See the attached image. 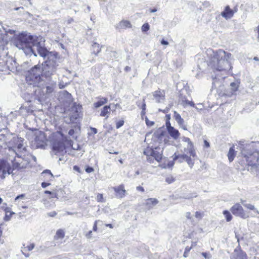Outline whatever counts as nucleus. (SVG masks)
<instances>
[{
  "label": "nucleus",
  "instance_id": "nucleus-61",
  "mask_svg": "<svg viewBox=\"0 0 259 259\" xmlns=\"http://www.w3.org/2000/svg\"><path fill=\"white\" fill-rule=\"evenodd\" d=\"M189 105L195 107V104L192 101H190V102H189Z\"/></svg>",
  "mask_w": 259,
  "mask_h": 259
},
{
  "label": "nucleus",
  "instance_id": "nucleus-25",
  "mask_svg": "<svg viewBox=\"0 0 259 259\" xmlns=\"http://www.w3.org/2000/svg\"><path fill=\"white\" fill-rule=\"evenodd\" d=\"M131 27L132 25L130 22L127 20L121 21L118 25V27L121 29L131 28Z\"/></svg>",
  "mask_w": 259,
  "mask_h": 259
},
{
  "label": "nucleus",
  "instance_id": "nucleus-4",
  "mask_svg": "<svg viewBox=\"0 0 259 259\" xmlns=\"http://www.w3.org/2000/svg\"><path fill=\"white\" fill-rule=\"evenodd\" d=\"M18 159H16V157L12 155V158H9V161H11L13 169H21L27 168L29 166L30 161L32 158H35L32 155L28 154L23 156L21 157H18Z\"/></svg>",
  "mask_w": 259,
  "mask_h": 259
},
{
  "label": "nucleus",
  "instance_id": "nucleus-47",
  "mask_svg": "<svg viewBox=\"0 0 259 259\" xmlns=\"http://www.w3.org/2000/svg\"><path fill=\"white\" fill-rule=\"evenodd\" d=\"M43 173L44 174H48L49 175H50L52 178L53 177V176L50 170H46L43 172Z\"/></svg>",
  "mask_w": 259,
  "mask_h": 259
},
{
  "label": "nucleus",
  "instance_id": "nucleus-35",
  "mask_svg": "<svg viewBox=\"0 0 259 259\" xmlns=\"http://www.w3.org/2000/svg\"><path fill=\"white\" fill-rule=\"evenodd\" d=\"M150 28L149 25L148 23H145L142 26V30L143 32L148 31Z\"/></svg>",
  "mask_w": 259,
  "mask_h": 259
},
{
  "label": "nucleus",
  "instance_id": "nucleus-38",
  "mask_svg": "<svg viewBox=\"0 0 259 259\" xmlns=\"http://www.w3.org/2000/svg\"><path fill=\"white\" fill-rule=\"evenodd\" d=\"M145 122L147 125L149 126H152L154 124V122L153 121H150L147 117H146L145 118Z\"/></svg>",
  "mask_w": 259,
  "mask_h": 259
},
{
  "label": "nucleus",
  "instance_id": "nucleus-15",
  "mask_svg": "<svg viewBox=\"0 0 259 259\" xmlns=\"http://www.w3.org/2000/svg\"><path fill=\"white\" fill-rule=\"evenodd\" d=\"M153 95L154 99L157 103H162L164 100L165 92L164 91H156L153 93Z\"/></svg>",
  "mask_w": 259,
  "mask_h": 259
},
{
  "label": "nucleus",
  "instance_id": "nucleus-34",
  "mask_svg": "<svg viewBox=\"0 0 259 259\" xmlns=\"http://www.w3.org/2000/svg\"><path fill=\"white\" fill-rule=\"evenodd\" d=\"M175 181V179L171 176H168L166 178L165 181L168 184H171Z\"/></svg>",
  "mask_w": 259,
  "mask_h": 259
},
{
  "label": "nucleus",
  "instance_id": "nucleus-27",
  "mask_svg": "<svg viewBox=\"0 0 259 259\" xmlns=\"http://www.w3.org/2000/svg\"><path fill=\"white\" fill-rule=\"evenodd\" d=\"M191 155L190 156H188V155H187L186 159H185V161L187 162V163L188 164V165L191 168H192L193 167V166L194 165V160H193L192 159V158H191Z\"/></svg>",
  "mask_w": 259,
  "mask_h": 259
},
{
  "label": "nucleus",
  "instance_id": "nucleus-23",
  "mask_svg": "<svg viewBox=\"0 0 259 259\" xmlns=\"http://www.w3.org/2000/svg\"><path fill=\"white\" fill-rule=\"evenodd\" d=\"M111 111L110 105L105 106L101 111L100 116L102 117H106V119L109 117V114Z\"/></svg>",
  "mask_w": 259,
  "mask_h": 259
},
{
  "label": "nucleus",
  "instance_id": "nucleus-17",
  "mask_svg": "<svg viewBox=\"0 0 259 259\" xmlns=\"http://www.w3.org/2000/svg\"><path fill=\"white\" fill-rule=\"evenodd\" d=\"M159 202V201L155 198H148L145 200L144 205L147 209H151L153 208Z\"/></svg>",
  "mask_w": 259,
  "mask_h": 259
},
{
  "label": "nucleus",
  "instance_id": "nucleus-3",
  "mask_svg": "<svg viewBox=\"0 0 259 259\" xmlns=\"http://www.w3.org/2000/svg\"><path fill=\"white\" fill-rule=\"evenodd\" d=\"M27 153L26 145L24 139L21 137H13L9 143L8 152V159L12 158V155L16 157H21Z\"/></svg>",
  "mask_w": 259,
  "mask_h": 259
},
{
  "label": "nucleus",
  "instance_id": "nucleus-59",
  "mask_svg": "<svg viewBox=\"0 0 259 259\" xmlns=\"http://www.w3.org/2000/svg\"><path fill=\"white\" fill-rule=\"evenodd\" d=\"M91 130H92V131H93V132L94 134H97V130L96 128L92 127L91 128Z\"/></svg>",
  "mask_w": 259,
  "mask_h": 259
},
{
  "label": "nucleus",
  "instance_id": "nucleus-58",
  "mask_svg": "<svg viewBox=\"0 0 259 259\" xmlns=\"http://www.w3.org/2000/svg\"><path fill=\"white\" fill-rule=\"evenodd\" d=\"M59 87L60 89H63V88H64L65 87V85H64L62 83L60 82L59 83Z\"/></svg>",
  "mask_w": 259,
  "mask_h": 259
},
{
  "label": "nucleus",
  "instance_id": "nucleus-13",
  "mask_svg": "<svg viewBox=\"0 0 259 259\" xmlns=\"http://www.w3.org/2000/svg\"><path fill=\"white\" fill-rule=\"evenodd\" d=\"M182 141L187 143V149H188L190 155L192 156L193 157L196 156V152L194 149L193 144L191 141L190 139L187 137H183L182 138Z\"/></svg>",
  "mask_w": 259,
  "mask_h": 259
},
{
  "label": "nucleus",
  "instance_id": "nucleus-52",
  "mask_svg": "<svg viewBox=\"0 0 259 259\" xmlns=\"http://www.w3.org/2000/svg\"><path fill=\"white\" fill-rule=\"evenodd\" d=\"M161 44L162 45H168V41H167L166 40H165L164 39L161 40Z\"/></svg>",
  "mask_w": 259,
  "mask_h": 259
},
{
  "label": "nucleus",
  "instance_id": "nucleus-60",
  "mask_svg": "<svg viewBox=\"0 0 259 259\" xmlns=\"http://www.w3.org/2000/svg\"><path fill=\"white\" fill-rule=\"evenodd\" d=\"M186 217L188 219H191V213L190 212H187L186 214Z\"/></svg>",
  "mask_w": 259,
  "mask_h": 259
},
{
  "label": "nucleus",
  "instance_id": "nucleus-30",
  "mask_svg": "<svg viewBox=\"0 0 259 259\" xmlns=\"http://www.w3.org/2000/svg\"><path fill=\"white\" fill-rule=\"evenodd\" d=\"M231 90L232 92L236 91L239 87V82H233L230 83Z\"/></svg>",
  "mask_w": 259,
  "mask_h": 259
},
{
  "label": "nucleus",
  "instance_id": "nucleus-21",
  "mask_svg": "<svg viewBox=\"0 0 259 259\" xmlns=\"http://www.w3.org/2000/svg\"><path fill=\"white\" fill-rule=\"evenodd\" d=\"M97 99L99 100L97 102L94 103V107L96 108L100 107V106L107 103L108 102V99L102 97H98Z\"/></svg>",
  "mask_w": 259,
  "mask_h": 259
},
{
  "label": "nucleus",
  "instance_id": "nucleus-8",
  "mask_svg": "<svg viewBox=\"0 0 259 259\" xmlns=\"http://www.w3.org/2000/svg\"><path fill=\"white\" fill-rule=\"evenodd\" d=\"M14 169L11 161L10 163L6 160H0V178L5 179L7 175H10Z\"/></svg>",
  "mask_w": 259,
  "mask_h": 259
},
{
  "label": "nucleus",
  "instance_id": "nucleus-53",
  "mask_svg": "<svg viewBox=\"0 0 259 259\" xmlns=\"http://www.w3.org/2000/svg\"><path fill=\"white\" fill-rule=\"evenodd\" d=\"M204 147H205L206 148L209 147V143L206 140H204Z\"/></svg>",
  "mask_w": 259,
  "mask_h": 259
},
{
  "label": "nucleus",
  "instance_id": "nucleus-11",
  "mask_svg": "<svg viewBox=\"0 0 259 259\" xmlns=\"http://www.w3.org/2000/svg\"><path fill=\"white\" fill-rule=\"evenodd\" d=\"M232 213L236 216L240 217L243 219H246L248 217V215L246 213L239 203L235 204L231 208Z\"/></svg>",
  "mask_w": 259,
  "mask_h": 259
},
{
  "label": "nucleus",
  "instance_id": "nucleus-29",
  "mask_svg": "<svg viewBox=\"0 0 259 259\" xmlns=\"http://www.w3.org/2000/svg\"><path fill=\"white\" fill-rule=\"evenodd\" d=\"M223 213L225 215L226 221L227 222H230L232 220V216L229 211L224 210Z\"/></svg>",
  "mask_w": 259,
  "mask_h": 259
},
{
  "label": "nucleus",
  "instance_id": "nucleus-5",
  "mask_svg": "<svg viewBox=\"0 0 259 259\" xmlns=\"http://www.w3.org/2000/svg\"><path fill=\"white\" fill-rule=\"evenodd\" d=\"M162 151V148L159 146L155 147L154 148L148 147L144 150V154L147 156V161L150 163H153L154 159L158 162L161 160Z\"/></svg>",
  "mask_w": 259,
  "mask_h": 259
},
{
  "label": "nucleus",
  "instance_id": "nucleus-54",
  "mask_svg": "<svg viewBox=\"0 0 259 259\" xmlns=\"http://www.w3.org/2000/svg\"><path fill=\"white\" fill-rule=\"evenodd\" d=\"M137 190H138V191H142V192H144V189L142 187H141V186H138V187H137Z\"/></svg>",
  "mask_w": 259,
  "mask_h": 259
},
{
  "label": "nucleus",
  "instance_id": "nucleus-26",
  "mask_svg": "<svg viewBox=\"0 0 259 259\" xmlns=\"http://www.w3.org/2000/svg\"><path fill=\"white\" fill-rule=\"evenodd\" d=\"M65 236L64 231L62 229L57 231L56 235L54 237L55 239H63Z\"/></svg>",
  "mask_w": 259,
  "mask_h": 259
},
{
  "label": "nucleus",
  "instance_id": "nucleus-12",
  "mask_svg": "<svg viewBox=\"0 0 259 259\" xmlns=\"http://www.w3.org/2000/svg\"><path fill=\"white\" fill-rule=\"evenodd\" d=\"M55 87L56 83L55 82L47 84L45 87L42 88V96H46V97L49 96L53 92Z\"/></svg>",
  "mask_w": 259,
  "mask_h": 259
},
{
  "label": "nucleus",
  "instance_id": "nucleus-24",
  "mask_svg": "<svg viewBox=\"0 0 259 259\" xmlns=\"http://www.w3.org/2000/svg\"><path fill=\"white\" fill-rule=\"evenodd\" d=\"M234 148V146L231 147L228 153V157L230 162H232L234 160L236 154V152Z\"/></svg>",
  "mask_w": 259,
  "mask_h": 259
},
{
  "label": "nucleus",
  "instance_id": "nucleus-41",
  "mask_svg": "<svg viewBox=\"0 0 259 259\" xmlns=\"http://www.w3.org/2000/svg\"><path fill=\"white\" fill-rule=\"evenodd\" d=\"M85 237L88 239H91L92 237V231H90L89 232L86 233Z\"/></svg>",
  "mask_w": 259,
  "mask_h": 259
},
{
  "label": "nucleus",
  "instance_id": "nucleus-57",
  "mask_svg": "<svg viewBox=\"0 0 259 259\" xmlns=\"http://www.w3.org/2000/svg\"><path fill=\"white\" fill-rule=\"evenodd\" d=\"M197 245V242L196 241H192L191 243V246L190 247H192V248L195 246Z\"/></svg>",
  "mask_w": 259,
  "mask_h": 259
},
{
  "label": "nucleus",
  "instance_id": "nucleus-39",
  "mask_svg": "<svg viewBox=\"0 0 259 259\" xmlns=\"http://www.w3.org/2000/svg\"><path fill=\"white\" fill-rule=\"evenodd\" d=\"M201 254L205 257L206 259H209L211 257V255L209 253L207 252H202Z\"/></svg>",
  "mask_w": 259,
  "mask_h": 259
},
{
  "label": "nucleus",
  "instance_id": "nucleus-33",
  "mask_svg": "<svg viewBox=\"0 0 259 259\" xmlns=\"http://www.w3.org/2000/svg\"><path fill=\"white\" fill-rule=\"evenodd\" d=\"M191 249H192V247H189V246L186 247L184 253L183 254V256L184 257H187L188 256L189 252Z\"/></svg>",
  "mask_w": 259,
  "mask_h": 259
},
{
  "label": "nucleus",
  "instance_id": "nucleus-2",
  "mask_svg": "<svg viewBox=\"0 0 259 259\" xmlns=\"http://www.w3.org/2000/svg\"><path fill=\"white\" fill-rule=\"evenodd\" d=\"M207 56V62L208 66L213 70L214 72H220L217 76L212 75V88H217V84L220 81V78H225L223 76L226 75L227 72L232 69V62L233 57L230 53L220 49L214 51L212 49H207L206 51Z\"/></svg>",
  "mask_w": 259,
  "mask_h": 259
},
{
  "label": "nucleus",
  "instance_id": "nucleus-28",
  "mask_svg": "<svg viewBox=\"0 0 259 259\" xmlns=\"http://www.w3.org/2000/svg\"><path fill=\"white\" fill-rule=\"evenodd\" d=\"M241 202L242 204L243 205L244 207L246 208L250 209V210H254L257 213H258V211L255 209V207L254 205L251 204H247V203H244V201L241 200Z\"/></svg>",
  "mask_w": 259,
  "mask_h": 259
},
{
  "label": "nucleus",
  "instance_id": "nucleus-1",
  "mask_svg": "<svg viewBox=\"0 0 259 259\" xmlns=\"http://www.w3.org/2000/svg\"><path fill=\"white\" fill-rule=\"evenodd\" d=\"M16 46L23 50L26 55L33 54L36 56V52L42 57H48V60L41 64L35 65L26 76V80L29 84L41 88L42 80L40 75L46 78H50L54 75L59 64L57 63L58 53L49 52L44 47V44L35 40L34 37L26 33L20 34L16 39Z\"/></svg>",
  "mask_w": 259,
  "mask_h": 259
},
{
  "label": "nucleus",
  "instance_id": "nucleus-42",
  "mask_svg": "<svg viewBox=\"0 0 259 259\" xmlns=\"http://www.w3.org/2000/svg\"><path fill=\"white\" fill-rule=\"evenodd\" d=\"M10 208H8V207H7L6 209H5V211H6V218H7L8 217V213H10V215H12V214H13L14 213L13 212H11L10 210Z\"/></svg>",
  "mask_w": 259,
  "mask_h": 259
},
{
  "label": "nucleus",
  "instance_id": "nucleus-6",
  "mask_svg": "<svg viewBox=\"0 0 259 259\" xmlns=\"http://www.w3.org/2000/svg\"><path fill=\"white\" fill-rule=\"evenodd\" d=\"M53 137L55 138L53 142V150L55 152V154L58 153L63 152L65 149L64 144V137L60 132H57L54 134Z\"/></svg>",
  "mask_w": 259,
  "mask_h": 259
},
{
  "label": "nucleus",
  "instance_id": "nucleus-31",
  "mask_svg": "<svg viewBox=\"0 0 259 259\" xmlns=\"http://www.w3.org/2000/svg\"><path fill=\"white\" fill-rule=\"evenodd\" d=\"M232 259H247V256L245 253H241L240 254H238L236 255L234 258Z\"/></svg>",
  "mask_w": 259,
  "mask_h": 259
},
{
  "label": "nucleus",
  "instance_id": "nucleus-10",
  "mask_svg": "<svg viewBox=\"0 0 259 259\" xmlns=\"http://www.w3.org/2000/svg\"><path fill=\"white\" fill-rule=\"evenodd\" d=\"M35 142L37 148H42L45 147L47 141L45 134L41 131H37L35 134Z\"/></svg>",
  "mask_w": 259,
  "mask_h": 259
},
{
  "label": "nucleus",
  "instance_id": "nucleus-50",
  "mask_svg": "<svg viewBox=\"0 0 259 259\" xmlns=\"http://www.w3.org/2000/svg\"><path fill=\"white\" fill-rule=\"evenodd\" d=\"M195 217L196 218H201V214L200 212H199L198 211H196L195 212Z\"/></svg>",
  "mask_w": 259,
  "mask_h": 259
},
{
  "label": "nucleus",
  "instance_id": "nucleus-18",
  "mask_svg": "<svg viewBox=\"0 0 259 259\" xmlns=\"http://www.w3.org/2000/svg\"><path fill=\"white\" fill-rule=\"evenodd\" d=\"M113 189L116 193L117 197L122 198L124 197L126 191L123 185H120L117 187H113Z\"/></svg>",
  "mask_w": 259,
  "mask_h": 259
},
{
  "label": "nucleus",
  "instance_id": "nucleus-32",
  "mask_svg": "<svg viewBox=\"0 0 259 259\" xmlns=\"http://www.w3.org/2000/svg\"><path fill=\"white\" fill-rule=\"evenodd\" d=\"M34 248V244L31 243L29 245H27V246H24L23 248V250L24 251H31Z\"/></svg>",
  "mask_w": 259,
  "mask_h": 259
},
{
  "label": "nucleus",
  "instance_id": "nucleus-62",
  "mask_svg": "<svg viewBox=\"0 0 259 259\" xmlns=\"http://www.w3.org/2000/svg\"><path fill=\"white\" fill-rule=\"evenodd\" d=\"M256 30H257V33H258V35L257 36V39L258 41H259V26L257 27Z\"/></svg>",
  "mask_w": 259,
  "mask_h": 259
},
{
  "label": "nucleus",
  "instance_id": "nucleus-22",
  "mask_svg": "<svg viewBox=\"0 0 259 259\" xmlns=\"http://www.w3.org/2000/svg\"><path fill=\"white\" fill-rule=\"evenodd\" d=\"M187 154H177V153H175L173 157V160L176 161L177 160L179 163H182L184 161H185V159L186 157Z\"/></svg>",
  "mask_w": 259,
  "mask_h": 259
},
{
  "label": "nucleus",
  "instance_id": "nucleus-51",
  "mask_svg": "<svg viewBox=\"0 0 259 259\" xmlns=\"http://www.w3.org/2000/svg\"><path fill=\"white\" fill-rule=\"evenodd\" d=\"M57 213L55 211H52L48 213V215L50 217H54L56 215Z\"/></svg>",
  "mask_w": 259,
  "mask_h": 259
},
{
  "label": "nucleus",
  "instance_id": "nucleus-16",
  "mask_svg": "<svg viewBox=\"0 0 259 259\" xmlns=\"http://www.w3.org/2000/svg\"><path fill=\"white\" fill-rule=\"evenodd\" d=\"M152 140L158 143H161L163 140H165V136L162 131L159 130L154 133L152 136Z\"/></svg>",
  "mask_w": 259,
  "mask_h": 259
},
{
  "label": "nucleus",
  "instance_id": "nucleus-14",
  "mask_svg": "<svg viewBox=\"0 0 259 259\" xmlns=\"http://www.w3.org/2000/svg\"><path fill=\"white\" fill-rule=\"evenodd\" d=\"M236 11V9L234 11L231 10L230 7L227 6L225 7V10L221 12V15L227 20L231 18Z\"/></svg>",
  "mask_w": 259,
  "mask_h": 259
},
{
  "label": "nucleus",
  "instance_id": "nucleus-56",
  "mask_svg": "<svg viewBox=\"0 0 259 259\" xmlns=\"http://www.w3.org/2000/svg\"><path fill=\"white\" fill-rule=\"evenodd\" d=\"M189 102H190L189 100H186L183 101V105H189Z\"/></svg>",
  "mask_w": 259,
  "mask_h": 259
},
{
  "label": "nucleus",
  "instance_id": "nucleus-63",
  "mask_svg": "<svg viewBox=\"0 0 259 259\" xmlns=\"http://www.w3.org/2000/svg\"><path fill=\"white\" fill-rule=\"evenodd\" d=\"M73 169H74V170H76V171H79V167H78L77 166H76V165H75V166H73Z\"/></svg>",
  "mask_w": 259,
  "mask_h": 259
},
{
  "label": "nucleus",
  "instance_id": "nucleus-7",
  "mask_svg": "<svg viewBox=\"0 0 259 259\" xmlns=\"http://www.w3.org/2000/svg\"><path fill=\"white\" fill-rule=\"evenodd\" d=\"M251 145L244 148L241 150V153L246 158V161L253 163L254 161H258L259 159V151L251 150Z\"/></svg>",
  "mask_w": 259,
  "mask_h": 259
},
{
  "label": "nucleus",
  "instance_id": "nucleus-49",
  "mask_svg": "<svg viewBox=\"0 0 259 259\" xmlns=\"http://www.w3.org/2000/svg\"><path fill=\"white\" fill-rule=\"evenodd\" d=\"M74 134V131L73 129L70 130L68 132V134L71 136H73Z\"/></svg>",
  "mask_w": 259,
  "mask_h": 259
},
{
  "label": "nucleus",
  "instance_id": "nucleus-44",
  "mask_svg": "<svg viewBox=\"0 0 259 259\" xmlns=\"http://www.w3.org/2000/svg\"><path fill=\"white\" fill-rule=\"evenodd\" d=\"M24 197V194H21L20 195H18L17 196L15 199V201H17V200H19V199H23Z\"/></svg>",
  "mask_w": 259,
  "mask_h": 259
},
{
  "label": "nucleus",
  "instance_id": "nucleus-36",
  "mask_svg": "<svg viewBox=\"0 0 259 259\" xmlns=\"http://www.w3.org/2000/svg\"><path fill=\"white\" fill-rule=\"evenodd\" d=\"M124 122V121L123 120H120L117 121L116 123V127L117 128H120L123 125Z\"/></svg>",
  "mask_w": 259,
  "mask_h": 259
},
{
  "label": "nucleus",
  "instance_id": "nucleus-45",
  "mask_svg": "<svg viewBox=\"0 0 259 259\" xmlns=\"http://www.w3.org/2000/svg\"><path fill=\"white\" fill-rule=\"evenodd\" d=\"M166 126L167 131L169 130L170 127H173V126H171L169 120L166 121Z\"/></svg>",
  "mask_w": 259,
  "mask_h": 259
},
{
  "label": "nucleus",
  "instance_id": "nucleus-46",
  "mask_svg": "<svg viewBox=\"0 0 259 259\" xmlns=\"http://www.w3.org/2000/svg\"><path fill=\"white\" fill-rule=\"evenodd\" d=\"M50 185V183L43 182L41 183V187L44 188L47 187V186H49Z\"/></svg>",
  "mask_w": 259,
  "mask_h": 259
},
{
  "label": "nucleus",
  "instance_id": "nucleus-40",
  "mask_svg": "<svg viewBox=\"0 0 259 259\" xmlns=\"http://www.w3.org/2000/svg\"><path fill=\"white\" fill-rule=\"evenodd\" d=\"M100 222L99 220H97L95 222L93 230L94 231H97V224L98 222Z\"/></svg>",
  "mask_w": 259,
  "mask_h": 259
},
{
  "label": "nucleus",
  "instance_id": "nucleus-48",
  "mask_svg": "<svg viewBox=\"0 0 259 259\" xmlns=\"http://www.w3.org/2000/svg\"><path fill=\"white\" fill-rule=\"evenodd\" d=\"M143 104L142 105V110H145L146 109V103H145V99H144L143 100Z\"/></svg>",
  "mask_w": 259,
  "mask_h": 259
},
{
  "label": "nucleus",
  "instance_id": "nucleus-55",
  "mask_svg": "<svg viewBox=\"0 0 259 259\" xmlns=\"http://www.w3.org/2000/svg\"><path fill=\"white\" fill-rule=\"evenodd\" d=\"M51 198H56L57 197V194L56 192H53L51 195Z\"/></svg>",
  "mask_w": 259,
  "mask_h": 259
},
{
  "label": "nucleus",
  "instance_id": "nucleus-9",
  "mask_svg": "<svg viewBox=\"0 0 259 259\" xmlns=\"http://www.w3.org/2000/svg\"><path fill=\"white\" fill-rule=\"evenodd\" d=\"M82 111V106L79 104L74 103L71 108V115L70 116V121L72 123H76L77 119L81 115Z\"/></svg>",
  "mask_w": 259,
  "mask_h": 259
},
{
  "label": "nucleus",
  "instance_id": "nucleus-43",
  "mask_svg": "<svg viewBox=\"0 0 259 259\" xmlns=\"http://www.w3.org/2000/svg\"><path fill=\"white\" fill-rule=\"evenodd\" d=\"M85 171L88 173H90L94 171V168L92 167L88 166L85 168Z\"/></svg>",
  "mask_w": 259,
  "mask_h": 259
},
{
  "label": "nucleus",
  "instance_id": "nucleus-64",
  "mask_svg": "<svg viewBox=\"0 0 259 259\" xmlns=\"http://www.w3.org/2000/svg\"><path fill=\"white\" fill-rule=\"evenodd\" d=\"M52 193H53V192H51V191H45V194H50V195H52Z\"/></svg>",
  "mask_w": 259,
  "mask_h": 259
},
{
  "label": "nucleus",
  "instance_id": "nucleus-37",
  "mask_svg": "<svg viewBox=\"0 0 259 259\" xmlns=\"http://www.w3.org/2000/svg\"><path fill=\"white\" fill-rule=\"evenodd\" d=\"M96 199L98 202H103L104 198L103 195L101 194H98L96 197Z\"/></svg>",
  "mask_w": 259,
  "mask_h": 259
},
{
  "label": "nucleus",
  "instance_id": "nucleus-20",
  "mask_svg": "<svg viewBox=\"0 0 259 259\" xmlns=\"http://www.w3.org/2000/svg\"><path fill=\"white\" fill-rule=\"evenodd\" d=\"M171 137L174 140H177L180 137V134L178 130L173 127H170L167 131Z\"/></svg>",
  "mask_w": 259,
  "mask_h": 259
},
{
  "label": "nucleus",
  "instance_id": "nucleus-19",
  "mask_svg": "<svg viewBox=\"0 0 259 259\" xmlns=\"http://www.w3.org/2000/svg\"><path fill=\"white\" fill-rule=\"evenodd\" d=\"M174 117L178 124L184 130H187L186 126L184 124V120L181 115L176 111H174Z\"/></svg>",
  "mask_w": 259,
  "mask_h": 259
}]
</instances>
